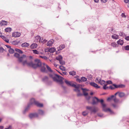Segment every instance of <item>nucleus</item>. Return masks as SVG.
Returning <instances> with one entry per match:
<instances>
[{
	"label": "nucleus",
	"mask_w": 129,
	"mask_h": 129,
	"mask_svg": "<svg viewBox=\"0 0 129 129\" xmlns=\"http://www.w3.org/2000/svg\"><path fill=\"white\" fill-rule=\"evenodd\" d=\"M45 65V63L42 64L40 60L38 59H36L35 60V63L32 62L27 63V65L33 68H36L38 67H41V70L42 72H46Z\"/></svg>",
	"instance_id": "f257e3e1"
},
{
	"label": "nucleus",
	"mask_w": 129,
	"mask_h": 129,
	"mask_svg": "<svg viewBox=\"0 0 129 129\" xmlns=\"http://www.w3.org/2000/svg\"><path fill=\"white\" fill-rule=\"evenodd\" d=\"M65 82L68 85L71 86L76 88L74 90L78 93L77 94L78 96H81L83 95L80 92V90L79 89V88L80 86V85H76L72 82L68 81L66 80H65Z\"/></svg>",
	"instance_id": "f03ea898"
},
{
	"label": "nucleus",
	"mask_w": 129,
	"mask_h": 129,
	"mask_svg": "<svg viewBox=\"0 0 129 129\" xmlns=\"http://www.w3.org/2000/svg\"><path fill=\"white\" fill-rule=\"evenodd\" d=\"M14 56L15 57L18 58V60L19 62H22L23 65H24L25 64H27V63L28 62H27L26 60L27 58L25 55H23L21 56L20 57V55L19 54L15 53Z\"/></svg>",
	"instance_id": "7ed1b4c3"
},
{
	"label": "nucleus",
	"mask_w": 129,
	"mask_h": 129,
	"mask_svg": "<svg viewBox=\"0 0 129 129\" xmlns=\"http://www.w3.org/2000/svg\"><path fill=\"white\" fill-rule=\"evenodd\" d=\"M50 77L52 78L54 81L59 82L60 84L62 83V79L63 78L58 75L54 74L53 73L50 74Z\"/></svg>",
	"instance_id": "20e7f679"
},
{
	"label": "nucleus",
	"mask_w": 129,
	"mask_h": 129,
	"mask_svg": "<svg viewBox=\"0 0 129 129\" xmlns=\"http://www.w3.org/2000/svg\"><path fill=\"white\" fill-rule=\"evenodd\" d=\"M104 101L103 99L99 100V102L101 103L102 105L103 110L105 112H107L109 111L111 114L113 113V112L109 108H107L106 107V105L105 104L103 103Z\"/></svg>",
	"instance_id": "39448f33"
},
{
	"label": "nucleus",
	"mask_w": 129,
	"mask_h": 129,
	"mask_svg": "<svg viewBox=\"0 0 129 129\" xmlns=\"http://www.w3.org/2000/svg\"><path fill=\"white\" fill-rule=\"evenodd\" d=\"M30 104H35L38 107H41L43 106V105L42 104L39 103L38 102L36 101L35 99L33 98L31 99L30 101Z\"/></svg>",
	"instance_id": "423d86ee"
},
{
	"label": "nucleus",
	"mask_w": 129,
	"mask_h": 129,
	"mask_svg": "<svg viewBox=\"0 0 129 129\" xmlns=\"http://www.w3.org/2000/svg\"><path fill=\"white\" fill-rule=\"evenodd\" d=\"M87 109L90 110L91 112L95 113L97 112L98 110V108L94 107H92L91 106H87L86 107Z\"/></svg>",
	"instance_id": "0eeeda50"
},
{
	"label": "nucleus",
	"mask_w": 129,
	"mask_h": 129,
	"mask_svg": "<svg viewBox=\"0 0 129 129\" xmlns=\"http://www.w3.org/2000/svg\"><path fill=\"white\" fill-rule=\"evenodd\" d=\"M95 81L102 85L106 83V82L105 81L103 80H101L100 78L98 77L96 78Z\"/></svg>",
	"instance_id": "6e6552de"
},
{
	"label": "nucleus",
	"mask_w": 129,
	"mask_h": 129,
	"mask_svg": "<svg viewBox=\"0 0 129 129\" xmlns=\"http://www.w3.org/2000/svg\"><path fill=\"white\" fill-rule=\"evenodd\" d=\"M81 89L82 90L83 94L84 95L86 96V98L88 100H89L90 99V97L88 95V93L86 91L87 90L86 89L81 88Z\"/></svg>",
	"instance_id": "1a4fd4ad"
},
{
	"label": "nucleus",
	"mask_w": 129,
	"mask_h": 129,
	"mask_svg": "<svg viewBox=\"0 0 129 129\" xmlns=\"http://www.w3.org/2000/svg\"><path fill=\"white\" fill-rule=\"evenodd\" d=\"M99 102V99L96 97L93 98L92 102V105L97 104Z\"/></svg>",
	"instance_id": "9d476101"
},
{
	"label": "nucleus",
	"mask_w": 129,
	"mask_h": 129,
	"mask_svg": "<svg viewBox=\"0 0 129 129\" xmlns=\"http://www.w3.org/2000/svg\"><path fill=\"white\" fill-rule=\"evenodd\" d=\"M41 38L40 36H37L35 37L34 41L35 42L37 43L39 42L41 43Z\"/></svg>",
	"instance_id": "9b49d317"
},
{
	"label": "nucleus",
	"mask_w": 129,
	"mask_h": 129,
	"mask_svg": "<svg viewBox=\"0 0 129 129\" xmlns=\"http://www.w3.org/2000/svg\"><path fill=\"white\" fill-rule=\"evenodd\" d=\"M20 33L18 32H14L12 34V36L14 37H19L20 36Z\"/></svg>",
	"instance_id": "f8f14e48"
},
{
	"label": "nucleus",
	"mask_w": 129,
	"mask_h": 129,
	"mask_svg": "<svg viewBox=\"0 0 129 129\" xmlns=\"http://www.w3.org/2000/svg\"><path fill=\"white\" fill-rule=\"evenodd\" d=\"M89 84L91 86L95 88H100V87L96 83L94 82H91L89 83Z\"/></svg>",
	"instance_id": "ddd939ff"
},
{
	"label": "nucleus",
	"mask_w": 129,
	"mask_h": 129,
	"mask_svg": "<svg viewBox=\"0 0 129 129\" xmlns=\"http://www.w3.org/2000/svg\"><path fill=\"white\" fill-rule=\"evenodd\" d=\"M38 116V115L37 113L30 114L29 115V117L30 118L37 117Z\"/></svg>",
	"instance_id": "4468645a"
},
{
	"label": "nucleus",
	"mask_w": 129,
	"mask_h": 129,
	"mask_svg": "<svg viewBox=\"0 0 129 129\" xmlns=\"http://www.w3.org/2000/svg\"><path fill=\"white\" fill-rule=\"evenodd\" d=\"M54 42V40L53 39H51L48 42L47 45L48 46H51Z\"/></svg>",
	"instance_id": "2eb2a0df"
},
{
	"label": "nucleus",
	"mask_w": 129,
	"mask_h": 129,
	"mask_svg": "<svg viewBox=\"0 0 129 129\" xmlns=\"http://www.w3.org/2000/svg\"><path fill=\"white\" fill-rule=\"evenodd\" d=\"M38 46V45L36 43H33L30 46V48L31 49H35Z\"/></svg>",
	"instance_id": "dca6fc26"
},
{
	"label": "nucleus",
	"mask_w": 129,
	"mask_h": 129,
	"mask_svg": "<svg viewBox=\"0 0 129 129\" xmlns=\"http://www.w3.org/2000/svg\"><path fill=\"white\" fill-rule=\"evenodd\" d=\"M29 44L26 42L23 43L21 45V46L24 48L27 47L29 46Z\"/></svg>",
	"instance_id": "f3484780"
},
{
	"label": "nucleus",
	"mask_w": 129,
	"mask_h": 129,
	"mask_svg": "<svg viewBox=\"0 0 129 129\" xmlns=\"http://www.w3.org/2000/svg\"><path fill=\"white\" fill-rule=\"evenodd\" d=\"M65 47V45H61L57 48L58 51L62 50Z\"/></svg>",
	"instance_id": "a211bd4d"
},
{
	"label": "nucleus",
	"mask_w": 129,
	"mask_h": 129,
	"mask_svg": "<svg viewBox=\"0 0 129 129\" xmlns=\"http://www.w3.org/2000/svg\"><path fill=\"white\" fill-rule=\"evenodd\" d=\"M7 24V22L5 20H2L0 22V25H4Z\"/></svg>",
	"instance_id": "6ab92c4d"
},
{
	"label": "nucleus",
	"mask_w": 129,
	"mask_h": 129,
	"mask_svg": "<svg viewBox=\"0 0 129 129\" xmlns=\"http://www.w3.org/2000/svg\"><path fill=\"white\" fill-rule=\"evenodd\" d=\"M112 37L113 39H117L119 38L118 36L115 34L113 35L112 36Z\"/></svg>",
	"instance_id": "aec40b11"
},
{
	"label": "nucleus",
	"mask_w": 129,
	"mask_h": 129,
	"mask_svg": "<svg viewBox=\"0 0 129 129\" xmlns=\"http://www.w3.org/2000/svg\"><path fill=\"white\" fill-rule=\"evenodd\" d=\"M55 50V48L54 47H53L49 49L48 50V51L51 53H53L54 52Z\"/></svg>",
	"instance_id": "412c9836"
},
{
	"label": "nucleus",
	"mask_w": 129,
	"mask_h": 129,
	"mask_svg": "<svg viewBox=\"0 0 129 129\" xmlns=\"http://www.w3.org/2000/svg\"><path fill=\"white\" fill-rule=\"evenodd\" d=\"M2 38L6 42L8 43L9 42V40L5 36H2Z\"/></svg>",
	"instance_id": "4be33fe9"
},
{
	"label": "nucleus",
	"mask_w": 129,
	"mask_h": 129,
	"mask_svg": "<svg viewBox=\"0 0 129 129\" xmlns=\"http://www.w3.org/2000/svg\"><path fill=\"white\" fill-rule=\"evenodd\" d=\"M19 42L20 41H14L12 42L11 43L13 45H18Z\"/></svg>",
	"instance_id": "5701e85b"
},
{
	"label": "nucleus",
	"mask_w": 129,
	"mask_h": 129,
	"mask_svg": "<svg viewBox=\"0 0 129 129\" xmlns=\"http://www.w3.org/2000/svg\"><path fill=\"white\" fill-rule=\"evenodd\" d=\"M117 43L118 44L122 45H123L124 42L123 40L119 39L117 41Z\"/></svg>",
	"instance_id": "b1692460"
},
{
	"label": "nucleus",
	"mask_w": 129,
	"mask_h": 129,
	"mask_svg": "<svg viewBox=\"0 0 129 129\" xmlns=\"http://www.w3.org/2000/svg\"><path fill=\"white\" fill-rule=\"evenodd\" d=\"M118 95L120 97L122 98L124 96L125 94L123 92H119Z\"/></svg>",
	"instance_id": "393cba45"
},
{
	"label": "nucleus",
	"mask_w": 129,
	"mask_h": 129,
	"mask_svg": "<svg viewBox=\"0 0 129 129\" xmlns=\"http://www.w3.org/2000/svg\"><path fill=\"white\" fill-rule=\"evenodd\" d=\"M56 59L59 61L62 59V57L61 55H59L56 57Z\"/></svg>",
	"instance_id": "a878e982"
},
{
	"label": "nucleus",
	"mask_w": 129,
	"mask_h": 129,
	"mask_svg": "<svg viewBox=\"0 0 129 129\" xmlns=\"http://www.w3.org/2000/svg\"><path fill=\"white\" fill-rule=\"evenodd\" d=\"M119 35L123 37H125V34L122 32H120L119 33Z\"/></svg>",
	"instance_id": "bb28decb"
},
{
	"label": "nucleus",
	"mask_w": 129,
	"mask_h": 129,
	"mask_svg": "<svg viewBox=\"0 0 129 129\" xmlns=\"http://www.w3.org/2000/svg\"><path fill=\"white\" fill-rule=\"evenodd\" d=\"M11 30V28L10 27L7 28L5 29V31L7 32H10Z\"/></svg>",
	"instance_id": "cd10ccee"
},
{
	"label": "nucleus",
	"mask_w": 129,
	"mask_h": 129,
	"mask_svg": "<svg viewBox=\"0 0 129 129\" xmlns=\"http://www.w3.org/2000/svg\"><path fill=\"white\" fill-rule=\"evenodd\" d=\"M111 45L112 46L114 47H116L118 46V45L116 44V43L115 42H112L111 43Z\"/></svg>",
	"instance_id": "c85d7f7f"
},
{
	"label": "nucleus",
	"mask_w": 129,
	"mask_h": 129,
	"mask_svg": "<svg viewBox=\"0 0 129 129\" xmlns=\"http://www.w3.org/2000/svg\"><path fill=\"white\" fill-rule=\"evenodd\" d=\"M69 74L70 75L74 76L76 75V72L74 71H73L69 72Z\"/></svg>",
	"instance_id": "c756f323"
},
{
	"label": "nucleus",
	"mask_w": 129,
	"mask_h": 129,
	"mask_svg": "<svg viewBox=\"0 0 129 129\" xmlns=\"http://www.w3.org/2000/svg\"><path fill=\"white\" fill-rule=\"evenodd\" d=\"M81 81L82 82H85L87 81V78L85 77H81Z\"/></svg>",
	"instance_id": "7c9ffc66"
},
{
	"label": "nucleus",
	"mask_w": 129,
	"mask_h": 129,
	"mask_svg": "<svg viewBox=\"0 0 129 129\" xmlns=\"http://www.w3.org/2000/svg\"><path fill=\"white\" fill-rule=\"evenodd\" d=\"M45 66H46V67L47 68L49 72H52V70H51V69L46 64V65H45Z\"/></svg>",
	"instance_id": "2f4dec72"
},
{
	"label": "nucleus",
	"mask_w": 129,
	"mask_h": 129,
	"mask_svg": "<svg viewBox=\"0 0 129 129\" xmlns=\"http://www.w3.org/2000/svg\"><path fill=\"white\" fill-rule=\"evenodd\" d=\"M88 113V112L87 111H85L82 112V114L84 116H85L87 115Z\"/></svg>",
	"instance_id": "473e14b6"
},
{
	"label": "nucleus",
	"mask_w": 129,
	"mask_h": 129,
	"mask_svg": "<svg viewBox=\"0 0 129 129\" xmlns=\"http://www.w3.org/2000/svg\"><path fill=\"white\" fill-rule=\"evenodd\" d=\"M39 57L42 58L43 59L45 60H47V58L45 56H39Z\"/></svg>",
	"instance_id": "72a5a7b5"
},
{
	"label": "nucleus",
	"mask_w": 129,
	"mask_h": 129,
	"mask_svg": "<svg viewBox=\"0 0 129 129\" xmlns=\"http://www.w3.org/2000/svg\"><path fill=\"white\" fill-rule=\"evenodd\" d=\"M59 68L62 71H65L66 70V68L65 67L62 66H60Z\"/></svg>",
	"instance_id": "f704fd0d"
},
{
	"label": "nucleus",
	"mask_w": 129,
	"mask_h": 129,
	"mask_svg": "<svg viewBox=\"0 0 129 129\" xmlns=\"http://www.w3.org/2000/svg\"><path fill=\"white\" fill-rule=\"evenodd\" d=\"M38 113L39 114L43 115L44 114L43 111L41 110H39L38 111Z\"/></svg>",
	"instance_id": "c9c22d12"
},
{
	"label": "nucleus",
	"mask_w": 129,
	"mask_h": 129,
	"mask_svg": "<svg viewBox=\"0 0 129 129\" xmlns=\"http://www.w3.org/2000/svg\"><path fill=\"white\" fill-rule=\"evenodd\" d=\"M15 51L17 52H18L20 53H22V52L20 50L18 49H15Z\"/></svg>",
	"instance_id": "e433bc0d"
},
{
	"label": "nucleus",
	"mask_w": 129,
	"mask_h": 129,
	"mask_svg": "<svg viewBox=\"0 0 129 129\" xmlns=\"http://www.w3.org/2000/svg\"><path fill=\"white\" fill-rule=\"evenodd\" d=\"M9 53L11 54L13 53L14 52V50L13 49L11 48L9 49Z\"/></svg>",
	"instance_id": "4c0bfd02"
},
{
	"label": "nucleus",
	"mask_w": 129,
	"mask_h": 129,
	"mask_svg": "<svg viewBox=\"0 0 129 129\" xmlns=\"http://www.w3.org/2000/svg\"><path fill=\"white\" fill-rule=\"evenodd\" d=\"M59 62L60 64L61 65H63L64 64H65L64 61H63L62 59L59 61Z\"/></svg>",
	"instance_id": "58836bf2"
},
{
	"label": "nucleus",
	"mask_w": 129,
	"mask_h": 129,
	"mask_svg": "<svg viewBox=\"0 0 129 129\" xmlns=\"http://www.w3.org/2000/svg\"><path fill=\"white\" fill-rule=\"evenodd\" d=\"M47 40L45 39H42V40H41V43H42L43 44L47 42Z\"/></svg>",
	"instance_id": "ea45409f"
},
{
	"label": "nucleus",
	"mask_w": 129,
	"mask_h": 129,
	"mask_svg": "<svg viewBox=\"0 0 129 129\" xmlns=\"http://www.w3.org/2000/svg\"><path fill=\"white\" fill-rule=\"evenodd\" d=\"M33 53H34L35 54H38L39 53V51H37V50H33Z\"/></svg>",
	"instance_id": "a19ab883"
},
{
	"label": "nucleus",
	"mask_w": 129,
	"mask_h": 129,
	"mask_svg": "<svg viewBox=\"0 0 129 129\" xmlns=\"http://www.w3.org/2000/svg\"><path fill=\"white\" fill-rule=\"evenodd\" d=\"M114 96L113 95H112L110 97H109L107 99V101H110V100H112V98L114 97Z\"/></svg>",
	"instance_id": "79ce46f5"
},
{
	"label": "nucleus",
	"mask_w": 129,
	"mask_h": 129,
	"mask_svg": "<svg viewBox=\"0 0 129 129\" xmlns=\"http://www.w3.org/2000/svg\"><path fill=\"white\" fill-rule=\"evenodd\" d=\"M5 51V50L2 47H0V52L2 53Z\"/></svg>",
	"instance_id": "37998d69"
},
{
	"label": "nucleus",
	"mask_w": 129,
	"mask_h": 129,
	"mask_svg": "<svg viewBox=\"0 0 129 129\" xmlns=\"http://www.w3.org/2000/svg\"><path fill=\"white\" fill-rule=\"evenodd\" d=\"M114 101L115 103H117L119 102V100L118 99L115 98L114 99Z\"/></svg>",
	"instance_id": "c03bdc74"
},
{
	"label": "nucleus",
	"mask_w": 129,
	"mask_h": 129,
	"mask_svg": "<svg viewBox=\"0 0 129 129\" xmlns=\"http://www.w3.org/2000/svg\"><path fill=\"white\" fill-rule=\"evenodd\" d=\"M107 85V84H105L103 85H104L103 87V89H107L108 88V87H107L106 86Z\"/></svg>",
	"instance_id": "a18cd8bd"
},
{
	"label": "nucleus",
	"mask_w": 129,
	"mask_h": 129,
	"mask_svg": "<svg viewBox=\"0 0 129 129\" xmlns=\"http://www.w3.org/2000/svg\"><path fill=\"white\" fill-rule=\"evenodd\" d=\"M87 77L90 80L92 77V76L90 74H89L87 76Z\"/></svg>",
	"instance_id": "49530a36"
},
{
	"label": "nucleus",
	"mask_w": 129,
	"mask_h": 129,
	"mask_svg": "<svg viewBox=\"0 0 129 129\" xmlns=\"http://www.w3.org/2000/svg\"><path fill=\"white\" fill-rule=\"evenodd\" d=\"M48 78L47 77L45 76L43 78V81H46L48 79Z\"/></svg>",
	"instance_id": "de8ad7c7"
},
{
	"label": "nucleus",
	"mask_w": 129,
	"mask_h": 129,
	"mask_svg": "<svg viewBox=\"0 0 129 129\" xmlns=\"http://www.w3.org/2000/svg\"><path fill=\"white\" fill-rule=\"evenodd\" d=\"M121 16L122 17L124 18H125L126 17V16L124 13H122L121 14Z\"/></svg>",
	"instance_id": "09e8293b"
},
{
	"label": "nucleus",
	"mask_w": 129,
	"mask_h": 129,
	"mask_svg": "<svg viewBox=\"0 0 129 129\" xmlns=\"http://www.w3.org/2000/svg\"><path fill=\"white\" fill-rule=\"evenodd\" d=\"M125 49L126 50H129V46H127L125 47Z\"/></svg>",
	"instance_id": "8fccbe9b"
},
{
	"label": "nucleus",
	"mask_w": 129,
	"mask_h": 129,
	"mask_svg": "<svg viewBox=\"0 0 129 129\" xmlns=\"http://www.w3.org/2000/svg\"><path fill=\"white\" fill-rule=\"evenodd\" d=\"M125 39L129 41V36H126Z\"/></svg>",
	"instance_id": "3c124183"
},
{
	"label": "nucleus",
	"mask_w": 129,
	"mask_h": 129,
	"mask_svg": "<svg viewBox=\"0 0 129 129\" xmlns=\"http://www.w3.org/2000/svg\"><path fill=\"white\" fill-rule=\"evenodd\" d=\"M107 83L108 84H111L112 83V82L111 81H107Z\"/></svg>",
	"instance_id": "603ef678"
},
{
	"label": "nucleus",
	"mask_w": 129,
	"mask_h": 129,
	"mask_svg": "<svg viewBox=\"0 0 129 129\" xmlns=\"http://www.w3.org/2000/svg\"><path fill=\"white\" fill-rule=\"evenodd\" d=\"M103 3H105L107 1V0H100Z\"/></svg>",
	"instance_id": "864d4df0"
},
{
	"label": "nucleus",
	"mask_w": 129,
	"mask_h": 129,
	"mask_svg": "<svg viewBox=\"0 0 129 129\" xmlns=\"http://www.w3.org/2000/svg\"><path fill=\"white\" fill-rule=\"evenodd\" d=\"M98 116L100 117H102L103 116V114L102 113H99L98 114Z\"/></svg>",
	"instance_id": "5fc2aeb1"
},
{
	"label": "nucleus",
	"mask_w": 129,
	"mask_h": 129,
	"mask_svg": "<svg viewBox=\"0 0 129 129\" xmlns=\"http://www.w3.org/2000/svg\"><path fill=\"white\" fill-rule=\"evenodd\" d=\"M113 107L114 108H116L117 107V106L115 104H112Z\"/></svg>",
	"instance_id": "6e6d98bb"
},
{
	"label": "nucleus",
	"mask_w": 129,
	"mask_h": 129,
	"mask_svg": "<svg viewBox=\"0 0 129 129\" xmlns=\"http://www.w3.org/2000/svg\"><path fill=\"white\" fill-rule=\"evenodd\" d=\"M113 85L114 86L115 88H117L119 87V86L118 85H117L113 84Z\"/></svg>",
	"instance_id": "4d7b16f0"
},
{
	"label": "nucleus",
	"mask_w": 129,
	"mask_h": 129,
	"mask_svg": "<svg viewBox=\"0 0 129 129\" xmlns=\"http://www.w3.org/2000/svg\"><path fill=\"white\" fill-rule=\"evenodd\" d=\"M124 2L126 3H128L129 2V0H124Z\"/></svg>",
	"instance_id": "13d9d810"
},
{
	"label": "nucleus",
	"mask_w": 129,
	"mask_h": 129,
	"mask_svg": "<svg viewBox=\"0 0 129 129\" xmlns=\"http://www.w3.org/2000/svg\"><path fill=\"white\" fill-rule=\"evenodd\" d=\"M76 81H78L79 82H81V79H76Z\"/></svg>",
	"instance_id": "bf43d9fd"
},
{
	"label": "nucleus",
	"mask_w": 129,
	"mask_h": 129,
	"mask_svg": "<svg viewBox=\"0 0 129 129\" xmlns=\"http://www.w3.org/2000/svg\"><path fill=\"white\" fill-rule=\"evenodd\" d=\"M28 107H29V105H28V107H27V108H26L25 109V110L24 111V113L27 110V109H28Z\"/></svg>",
	"instance_id": "052dcab7"
},
{
	"label": "nucleus",
	"mask_w": 129,
	"mask_h": 129,
	"mask_svg": "<svg viewBox=\"0 0 129 129\" xmlns=\"http://www.w3.org/2000/svg\"><path fill=\"white\" fill-rule=\"evenodd\" d=\"M60 74H61L62 75L63 74L66 75V73L65 72H62V73L61 74L60 73Z\"/></svg>",
	"instance_id": "680f3d73"
},
{
	"label": "nucleus",
	"mask_w": 129,
	"mask_h": 129,
	"mask_svg": "<svg viewBox=\"0 0 129 129\" xmlns=\"http://www.w3.org/2000/svg\"><path fill=\"white\" fill-rule=\"evenodd\" d=\"M109 88L111 89H114V88L112 86H110L109 87Z\"/></svg>",
	"instance_id": "e2e57ef3"
},
{
	"label": "nucleus",
	"mask_w": 129,
	"mask_h": 129,
	"mask_svg": "<svg viewBox=\"0 0 129 129\" xmlns=\"http://www.w3.org/2000/svg\"><path fill=\"white\" fill-rule=\"evenodd\" d=\"M39 54H43V53L41 51H39Z\"/></svg>",
	"instance_id": "0e129e2a"
},
{
	"label": "nucleus",
	"mask_w": 129,
	"mask_h": 129,
	"mask_svg": "<svg viewBox=\"0 0 129 129\" xmlns=\"http://www.w3.org/2000/svg\"><path fill=\"white\" fill-rule=\"evenodd\" d=\"M99 0H94V2L95 3H98L99 2Z\"/></svg>",
	"instance_id": "69168bd1"
},
{
	"label": "nucleus",
	"mask_w": 129,
	"mask_h": 129,
	"mask_svg": "<svg viewBox=\"0 0 129 129\" xmlns=\"http://www.w3.org/2000/svg\"><path fill=\"white\" fill-rule=\"evenodd\" d=\"M11 128V126H9L8 128H6L5 129H10Z\"/></svg>",
	"instance_id": "338daca9"
},
{
	"label": "nucleus",
	"mask_w": 129,
	"mask_h": 129,
	"mask_svg": "<svg viewBox=\"0 0 129 129\" xmlns=\"http://www.w3.org/2000/svg\"><path fill=\"white\" fill-rule=\"evenodd\" d=\"M4 126H0V129H3Z\"/></svg>",
	"instance_id": "774afa93"
}]
</instances>
